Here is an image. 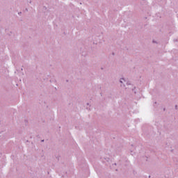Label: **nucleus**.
I'll use <instances>...</instances> for the list:
<instances>
[{"mask_svg": "<svg viewBox=\"0 0 178 178\" xmlns=\"http://www.w3.org/2000/svg\"><path fill=\"white\" fill-rule=\"evenodd\" d=\"M120 83H123V81H120Z\"/></svg>", "mask_w": 178, "mask_h": 178, "instance_id": "f257e3e1", "label": "nucleus"}]
</instances>
